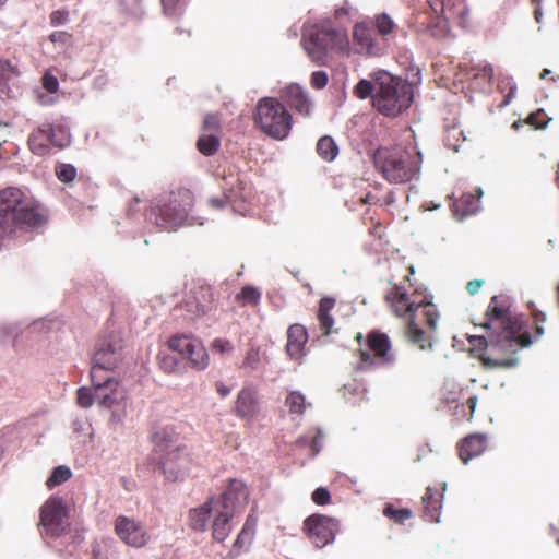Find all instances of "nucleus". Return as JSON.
<instances>
[{"instance_id":"f257e3e1","label":"nucleus","mask_w":559,"mask_h":559,"mask_svg":"<svg viewBox=\"0 0 559 559\" xmlns=\"http://www.w3.org/2000/svg\"><path fill=\"white\" fill-rule=\"evenodd\" d=\"M480 325L498 331L496 341L487 344L485 352L478 357L483 367L485 369L515 367L518 359L514 354L519 348L531 345L532 340L530 333H521V322L516 317L511 316L509 306L498 296L491 297Z\"/></svg>"},{"instance_id":"f03ea898","label":"nucleus","mask_w":559,"mask_h":559,"mask_svg":"<svg viewBox=\"0 0 559 559\" xmlns=\"http://www.w3.org/2000/svg\"><path fill=\"white\" fill-rule=\"evenodd\" d=\"M385 301L396 317L407 321V340L421 350L431 349V333L437 328L439 313L428 297L416 290L408 294L402 285L395 284L386 294Z\"/></svg>"},{"instance_id":"7ed1b4c3","label":"nucleus","mask_w":559,"mask_h":559,"mask_svg":"<svg viewBox=\"0 0 559 559\" xmlns=\"http://www.w3.org/2000/svg\"><path fill=\"white\" fill-rule=\"evenodd\" d=\"M47 209L15 187L0 190V240L14 239L45 226Z\"/></svg>"},{"instance_id":"20e7f679","label":"nucleus","mask_w":559,"mask_h":559,"mask_svg":"<svg viewBox=\"0 0 559 559\" xmlns=\"http://www.w3.org/2000/svg\"><path fill=\"white\" fill-rule=\"evenodd\" d=\"M301 45L317 66H325L330 53L349 52L346 29L334 27L330 19L306 23L302 27Z\"/></svg>"},{"instance_id":"39448f33","label":"nucleus","mask_w":559,"mask_h":559,"mask_svg":"<svg viewBox=\"0 0 559 559\" xmlns=\"http://www.w3.org/2000/svg\"><path fill=\"white\" fill-rule=\"evenodd\" d=\"M153 460L167 480L176 481L188 473L191 457L187 448L179 443L178 435L174 428L166 427L153 437Z\"/></svg>"},{"instance_id":"423d86ee","label":"nucleus","mask_w":559,"mask_h":559,"mask_svg":"<svg viewBox=\"0 0 559 559\" xmlns=\"http://www.w3.org/2000/svg\"><path fill=\"white\" fill-rule=\"evenodd\" d=\"M249 491L247 486L238 479H230L226 490L217 497L214 507L212 523V537L214 540L224 542L231 532V519L248 502Z\"/></svg>"},{"instance_id":"0eeeda50","label":"nucleus","mask_w":559,"mask_h":559,"mask_svg":"<svg viewBox=\"0 0 559 559\" xmlns=\"http://www.w3.org/2000/svg\"><path fill=\"white\" fill-rule=\"evenodd\" d=\"M419 156L400 146L380 147L373 154V163L388 181L404 183L418 173Z\"/></svg>"},{"instance_id":"6e6552de","label":"nucleus","mask_w":559,"mask_h":559,"mask_svg":"<svg viewBox=\"0 0 559 559\" xmlns=\"http://www.w3.org/2000/svg\"><path fill=\"white\" fill-rule=\"evenodd\" d=\"M193 203V193L187 188L178 187L151 210L150 219L154 217L155 224L164 230H174L186 222Z\"/></svg>"},{"instance_id":"1a4fd4ad","label":"nucleus","mask_w":559,"mask_h":559,"mask_svg":"<svg viewBox=\"0 0 559 559\" xmlns=\"http://www.w3.org/2000/svg\"><path fill=\"white\" fill-rule=\"evenodd\" d=\"M254 124L274 140H285L293 127V117L283 103L274 97L261 98L253 116Z\"/></svg>"},{"instance_id":"9d476101","label":"nucleus","mask_w":559,"mask_h":559,"mask_svg":"<svg viewBox=\"0 0 559 559\" xmlns=\"http://www.w3.org/2000/svg\"><path fill=\"white\" fill-rule=\"evenodd\" d=\"M413 99V85L400 78L391 76L379 82L372 103L379 112L397 116L412 105Z\"/></svg>"},{"instance_id":"9b49d317","label":"nucleus","mask_w":559,"mask_h":559,"mask_svg":"<svg viewBox=\"0 0 559 559\" xmlns=\"http://www.w3.org/2000/svg\"><path fill=\"white\" fill-rule=\"evenodd\" d=\"M367 349H359L360 361L365 367L389 366L395 362L396 356L392 349L389 336L378 330L370 331L366 336Z\"/></svg>"},{"instance_id":"f8f14e48","label":"nucleus","mask_w":559,"mask_h":559,"mask_svg":"<svg viewBox=\"0 0 559 559\" xmlns=\"http://www.w3.org/2000/svg\"><path fill=\"white\" fill-rule=\"evenodd\" d=\"M168 348L178 353L191 368L204 370L209 366V355L201 340L191 334H176L167 341Z\"/></svg>"},{"instance_id":"ddd939ff","label":"nucleus","mask_w":559,"mask_h":559,"mask_svg":"<svg viewBox=\"0 0 559 559\" xmlns=\"http://www.w3.org/2000/svg\"><path fill=\"white\" fill-rule=\"evenodd\" d=\"M122 340L119 336L110 335L104 338L96 347L93 355L91 379L96 380L100 371H111L122 361Z\"/></svg>"},{"instance_id":"4468645a","label":"nucleus","mask_w":559,"mask_h":559,"mask_svg":"<svg viewBox=\"0 0 559 559\" xmlns=\"http://www.w3.org/2000/svg\"><path fill=\"white\" fill-rule=\"evenodd\" d=\"M304 532L316 547L322 548L334 540L338 521L323 514H312L304 521Z\"/></svg>"},{"instance_id":"2eb2a0df","label":"nucleus","mask_w":559,"mask_h":559,"mask_svg":"<svg viewBox=\"0 0 559 559\" xmlns=\"http://www.w3.org/2000/svg\"><path fill=\"white\" fill-rule=\"evenodd\" d=\"M115 533L126 545L142 548L148 543L150 536L145 527L134 519L119 515L115 520Z\"/></svg>"},{"instance_id":"dca6fc26","label":"nucleus","mask_w":559,"mask_h":559,"mask_svg":"<svg viewBox=\"0 0 559 559\" xmlns=\"http://www.w3.org/2000/svg\"><path fill=\"white\" fill-rule=\"evenodd\" d=\"M66 513V508L60 498L51 497L45 502L40 510V524L47 535L58 537L62 534Z\"/></svg>"},{"instance_id":"f3484780","label":"nucleus","mask_w":559,"mask_h":559,"mask_svg":"<svg viewBox=\"0 0 559 559\" xmlns=\"http://www.w3.org/2000/svg\"><path fill=\"white\" fill-rule=\"evenodd\" d=\"M352 38L356 52L361 56L379 57L384 52L381 41L365 22H357L353 26Z\"/></svg>"},{"instance_id":"a211bd4d","label":"nucleus","mask_w":559,"mask_h":559,"mask_svg":"<svg viewBox=\"0 0 559 559\" xmlns=\"http://www.w3.org/2000/svg\"><path fill=\"white\" fill-rule=\"evenodd\" d=\"M29 150L39 156L48 154L53 146L62 147L56 140L53 126L49 122L38 126L28 136Z\"/></svg>"},{"instance_id":"6ab92c4d","label":"nucleus","mask_w":559,"mask_h":559,"mask_svg":"<svg viewBox=\"0 0 559 559\" xmlns=\"http://www.w3.org/2000/svg\"><path fill=\"white\" fill-rule=\"evenodd\" d=\"M95 389L96 402L106 408H110L119 399V381L115 378H103L96 374V380L91 379Z\"/></svg>"},{"instance_id":"aec40b11","label":"nucleus","mask_w":559,"mask_h":559,"mask_svg":"<svg viewBox=\"0 0 559 559\" xmlns=\"http://www.w3.org/2000/svg\"><path fill=\"white\" fill-rule=\"evenodd\" d=\"M281 98L292 109L301 116L308 117L312 110V103L308 94L298 84H290L281 92Z\"/></svg>"},{"instance_id":"412c9836","label":"nucleus","mask_w":559,"mask_h":559,"mask_svg":"<svg viewBox=\"0 0 559 559\" xmlns=\"http://www.w3.org/2000/svg\"><path fill=\"white\" fill-rule=\"evenodd\" d=\"M188 311L194 317H203L215 309L214 294L210 286L200 285L193 293L192 300L186 301Z\"/></svg>"},{"instance_id":"4be33fe9","label":"nucleus","mask_w":559,"mask_h":559,"mask_svg":"<svg viewBox=\"0 0 559 559\" xmlns=\"http://www.w3.org/2000/svg\"><path fill=\"white\" fill-rule=\"evenodd\" d=\"M459 456L463 463H467L479 456L487 448V436L484 433H472L457 443Z\"/></svg>"},{"instance_id":"5701e85b","label":"nucleus","mask_w":559,"mask_h":559,"mask_svg":"<svg viewBox=\"0 0 559 559\" xmlns=\"http://www.w3.org/2000/svg\"><path fill=\"white\" fill-rule=\"evenodd\" d=\"M234 411L242 419H253L259 413L257 392L253 389L243 388L237 395Z\"/></svg>"},{"instance_id":"b1692460","label":"nucleus","mask_w":559,"mask_h":559,"mask_svg":"<svg viewBox=\"0 0 559 559\" xmlns=\"http://www.w3.org/2000/svg\"><path fill=\"white\" fill-rule=\"evenodd\" d=\"M308 341L307 330L301 324H292L287 330L286 352L290 358L299 359L304 356L305 345Z\"/></svg>"},{"instance_id":"393cba45","label":"nucleus","mask_w":559,"mask_h":559,"mask_svg":"<svg viewBox=\"0 0 559 559\" xmlns=\"http://www.w3.org/2000/svg\"><path fill=\"white\" fill-rule=\"evenodd\" d=\"M481 194L480 189H476V193H463L459 199L454 200L451 205L453 215L459 219H463L468 215L475 214L479 209Z\"/></svg>"},{"instance_id":"a878e982","label":"nucleus","mask_w":559,"mask_h":559,"mask_svg":"<svg viewBox=\"0 0 559 559\" xmlns=\"http://www.w3.org/2000/svg\"><path fill=\"white\" fill-rule=\"evenodd\" d=\"M421 502L424 504L423 516L425 520L439 522L442 508V495L437 489L427 487Z\"/></svg>"},{"instance_id":"bb28decb","label":"nucleus","mask_w":559,"mask_h":559,"mask_svg":"<svg viewBox=\"0 0 559 559\" xmlns=\"http://www.w3.org/2000/svg\"><path fill=\"white\" fill-rule=\"evenodd\" d=\"M20 75L16 66L10 61L0 59V93L14 96V90H17V78Z\"/></svg>"},{"instance_id":"cd10ccee","label":"nucleus","mask_w":559,"mask_h":559,"mask_svg":"<svg viewBox=\"0 0 559 559\" xmlns=\"http://www.w3.org/2000/svg\"><path fill=\"white\" fill-rule=\"evenodd\" d=\"M216 501L217 497H212L202 506L190 510L189 521L192 530L200 532L206 530L209 518L214 513Z\"/></svg>"},{"instance_id":"c85d7f7f","label":"nucleus","mask_w":559,"mask_h":559,"mask_svg":"<svg viewBox=\"0 0 559 559\" xmlns=\"http://www.w3.org/2000/svg\"><path fill=\"white\" fill-rule=\"evenodd\" d=\"M334 307L335 299L331 297H323L319 302L317 319L319 321V326L322 335H329L332 332L334 319L331 316V311L333 310Z\"/></svg>"},{"instance_id":"c756f323","label":"nucleus","mask_w":559,"mask_h":559,"mask_svg":"<svg viewBox=\"0 0 559 559\" xmlns=\"http://www.w3.org/2000/svg\"><path fill=\"white\" fill-rule=\"evenodd\" d=\"M371 24L383 41H386L390 37H393L397 29L396 23L386 13L376 14L371 20Z\"/></svg>"},{"instance_id":"7c9ffc66","label":"nucleus","mask_w":559,"mask_h":559,"mask_svg":"<svg viewBox=\"0 0 559 559\" xmlns=\"http://www.w3.org/2000/svg\"><path fill=\"white\" fill-rule=\"evenodd\" d=\"M235 300L238 305L246 307H255L260 304L261 292L254 286H243L240 292L235 296Z\"/></svg>"},{"instance_id":"2f4dec72","label":"nucleus","mask_w":559,"mask_h":559,"mask_svg":"<svg viewBox=\"0 0 559 559\" xmlns=\"http://www.w3.org/2000/svg\"><path fill=\"white\" fill-rule=\"evenodd\" d=\"M317 153L325 162H332L338 154V147L331 136L324 135L317 143Z\"/></svg>"},{"instance_id":"473e14b6","label":"nucleus","mask_w":559,"mask_h":559,"mask_svg":"<svg viewBox=\"0 0 559 559\" xmlns=\"http://www.w3.org/2000/svg\"><path fill=\"white\" fill-rule=\"evenodd\" d=\"M219 146L221 140L217 134H202L197 141V148L204 156L214 155Z\"/></svg>"},{"instance_id":"72a5a7b5","label":"nucleus","mask_w":559,"mask_h":559,"mask_svg":"<svg viewBox=\"0 0 559 559\" xmlns=\"http://www.w3.org/2000/svg\"><path fill=\"white\" fill-rule=\"evenodd\" d=\"M383 515L395 524H403L413 516V512L408 508H396L392 503H386L383 509Z\"/></svg>"},{"instance_id":"f704fd0d","label":"nucleus","mask_w":559,"mask_h":559,"mask_svg":"<svg viewBox=\"0 0 559 559\" xmlns=\"http://www.w3.org/2000/svg\"><path fill=\"white\" fill-rule=\"evenodd\" d=\"M285 406L292 415H301L306 409L305 396L298 391H290L285 399Z\"/></svg>"},{"instance_id":"c9c22d12","label":"nucleus","mask_w":559,"mask_h":559,"mask_svg":"<svg viewBox=\"0 0 559 559\" xmlns=\"http://www.w3.org/2000/svg\"><path fill=\"white\" fill-rule=\"evenodd\" d=\"M72 477L71 469L66 465H59L56 468H53L51 475L46 480V486L49 489H52L67 480H69Z\"/></svg>"},{"instance_id":"e433bc0d","label":"nucleus","mask_w":559,"mask_h":559,"mask_svg":"<svg viewBox=\"0 0 559 559\" xmlns=\"http://www.w3.org/2000/svg\"><path fill=\"white\" fill-rule=\"evenodd\" d=\"M253 536L254 534H252L251 532L241 528L236 540L234 542L233 549L230 550L228 556L230 558L238 557L241 554V551L251 544Z\"/></svg>"},{"instance_id":"4c0bfd02","label":"nucleus","mask_w":559,"mask_h":559,"mask_svg":"<svg viewBox=\"0 0 559 559\" xmlns=\"http://www.w3.org/2000/svg\"><path fill=\"white\" fill-rule=\"evenodd\" d=\"M55 173L57 178L64 183L72 182L76 177V168L71 164L59 163L56 165Z\"/></svg>"},{"instance_id":"58836bf2","label":"nucleus","mask_w":559,"mask_h":559,"mask_svg":"<svg viewBox=\"0 0 559 559\" xmlns=\"http://www.w3.org/2000/svg\"><path fill=\"white\" fill-rule=\"evenodd\" d=\"M158 365L167 373H174L179 368V361L174 356L165 353L158 355Z\"/></svg>"},{"instance_id":"ea45409f","label":"nucleus","mask_w":559,"mask_h":559,"mask_svg":"<svg viewBox=\"0 0 559 559\" xmlns=\"http://www.w3.org/2000/svg\"><path fill=\"white\" fill-rule=\"evenodd\" d=\"M527 307L530 309V313H531V316L534 320L535 326H536V329H535L536 335L540 336L544 333V328L542 326V324L545 323V321H546V314L543 311H540L539 309H537V307L534 302H528Z\"/></svg>"},{"instance_id":"a19ab883","label":"nucleus","mask_w":559,"mask_h":559,"mask_svg":"<svg viewBox=\"0 0 559 559\" xmlns=\"http://www.w3.org/2000/svg\"><path fill=\"white\" fill-rule=\"evenodd\" d=\"M96 401L95 399V390L92 391L87 388H80L76 392V402L78 404L83 407L87 408L92 406V404Z\"/></svg>"},{"instance_id":"79ce46f5","label":"nucleus","mask_w":559,"mask_h":559,"mask_svg":"<svg viewBox=\"0 0 559 559\" xmlns=\"http://www.w3.org/2000/svg\"><path fill=\"white\" fill-rule=\"evenodd\" d=\"M548 121L549 118H547L545 111L543 109H538L537 111L532 112L524 122L533 126L535 129H544Z\"/></svg>"},{"instance_id":"37998d69","label":"nucleus","mask_w":559,"mask_h":559,"mask_svg":"<svg viewBox=\"0 0 559 559\" xmlns=\"http://www.w3.org/2000/svg\"><path fill=\"white\" fill-rule=\"evenodd\" d=\"M374 86L369 80H360L354 87V95L360 99H366L372 95Z\"/></svg>"},{"instance_id":"c03bdc74","label":"nucleus","mask_w":559,"mask_h":559,"mask_svg":"<svg viewBox=\"0 0 559 559\" xmlns=\"http://www.w3.org/2000/svg\"><path fill=\"white\" fill-rule=\"evenodd\" d=\"M221 120H219V117L215 114H207L205 117H204V120H203V130L204 131H210L211 133L210 134H217L219 135L221 133Z\"/></svg>"},{"instance_id":"a18cd8bd","label":"nucleus","mask_w":559,"mask_h":559,"mask_svg":"<svg viewBox=\"0 0 559 559\" xmlns=\"http://www.w3.org/2000/svg\"><path fill=\"white\" fill-rule=\"evenodd\" d=\"M360 204H373L378 205L382 202L381 189L378 186L371 188L366 194L359 198Z\"/></svg>"},{"instance_id":"49530a36","label":"nucleus","mask_w":559,"mask_h":559,"mask_svg":"<svg viewBox=\"0 0 559 559\" xmlns=\"http://www.w3.org/2000/svg\"><path fill=\"white\" fill-rule=\"evenodd\" d=\"M211 348L221 355L230 354L234 350L233 343L227 338L217 337L211 343Z\"/></svg>"},{"instance_id":"de8ad7c7","label":"nucleus","mask_w":559,"mask_h":559,"mask_svg":"<svg viewBox=\"0 0 559 559\" xmlns=\"http://www.w3.org/2000/svg\"><path fill=\"white\" fill-rule=\"evenodd\" d=\"M49 40L62 47H68L72 44V35L66 31H56L49 35Z\"/></svg>"},{"instance_id":"09e8293b","label":"nucleus","mask_w":559,"mask_h":559,"mask_svg":"<svg viewBox=\"0 0 559 559\" xmlns=\"http://www.w3.org/2000/svg\"><path fill=\"white\" fill-rule=\"evenodd\" d=\"M260 362V352L258 348L251 347L242 361V368L255 369Z\"/></svg>"},{"instance_id":"8fccbe9b","label":"nucleus","mask_w":559,"mask_h":559,"mask_svg":"<svg viewBox=\"0 0 559 559\" xmlns=\"http://www.w3.org/2000/svg\"><path fill=\"white\" fill-rule=\"evenodd\" d=\"M329 75L325 71L319 70L312 72L310 76V84L316 90H322L328 85Z\"/></svg>"},{"instance_id":"3c124183","label":"nucleus","mask_w":559,"mask_h":559,"mask_svg":"<svg viewBox=\"0 0 559 559\" xmlns=\"http://www.w3.org/2000/svg\"><path fill=\"white\" fill-rule=\"evenodd\" d=\"M311 499L318 506H325L330 503L331 496L328 489L319 487L312 492Z\"/></svg>"},{"instance_id":"603ef678","label":"nucleus","mask_w":559,"mask_h":559,"mask_svg":"<svg viewBox=\"0 0 559 559\" xmlns=\"http://www.w3.org/2000/svg\"><path fill=\"white\" fill-rule=\"evenodd\" d=\"M69 20V12L64 9L55 10L49 15V21L52 26L63 25Z\"/></svg>"},{"instance_id":"864d4df0","label":"nucleus","mask_w":559,"mask_h":559,"mask_svg":"<svg viewBox=\"0 0 559 559\" xmlns=\"http://www.w3.org/2000/svg\"><path fill=\"white\" fill-rule=\"evenodd\" d=\"M43 87L48 93H56L59 87V82L55 75L50 73H45L43 76Z\"/></svg>"},{"instance_id":"5fc2aeb1","label":"nucleus","mask_w":559,"mask_h":559,"mask_svg":"<svg viewBox=\"0 0 559 559\" xmlns=\"http://www.w3.org/2000/svg\"><path fill=\"white\" fill-rule=\"evenodd\" d=\"M163 11L168 16H175L179 12L180 0H160Z\"/></svg>"},{"instance_id":"6e6d98bb","label":"nucleus","mask_w":559,"mask_h":559,"mask_svg":"<svg viewBox=\"0 0 559 559\" xmlns=\"http://www.w3.org/2000/svg\"><path fill=\"white\" fill-rule=\"evenodd\" d=\"M257 523H258L257 516L253 513H249L242 528L254 534L255 528H257Z\"/></svg>"},{"instance_id":"4d7b16f0","label":"nucleus","mask_w":559,"mask_h":559,"mask_svg":"<svg viewBox=\"0 0 559 559\" xmlns=\"http://www.w3.org/2000/svg\"><path fill=\"white\" fill-rule=\"evenodd\" d=\"M428 3L437 15H442L445 11V4L443 0H428Z\"/></svg>"},{"instance_id":"13d9d810","label":"nucleus","mask_w":559,"mask_h":559,"mask_svg":"<svg viewBox=\"0 0 559 559\" xmlns=\"http://www.w3.org/2000/svg\"><path fill=\"white\" fill-rule=\"evenodd\" d=\"M484 285L483 280H473L466 284V290L469 295H475Z\"/></svg>"},{"instance_id":"bf43d9fd","label":"nucleus","mask_w":559,"mask_h":559,"mask_svg":"<svg viewBox=\"0 0 559 559\" xmlns=\"http://www.w3.org/2000/svg\"><path fill=\"white\" fill-rule=\"evenodd\" d=\"M477 396L476 395H472L467 399L466 401V405L467 407L469 408V414H468V417H467V420H471L472 417H473V414L475 412V408H476V405H477Z\"/></svg>"},{"instance_id":"052dcab7","label":"nucleus","mask_w":559,"mask_h":559,"mask_svg":"<svg viewBox=\"0 0 559 559\" xmlns=\"http://www.w3.org/2000/svg\"><path fill=\"white\" fill-rule=\"evenodd\" d=\"M216 391L222 397H225L230 393V389L226 386L223 382L216 383Z\"/></svg>"},{"instance_id":"680f3d73","label":"nucleus","mask_w":559,"mask_h":559,"mask_svg":"<svg viewBox=\"0 0 559 559\" xmlns=\"http://www.w3.org/2000/svg\"><path fill=\"white\" fill-rule=\"evenodd\" d=\"M228 202V199H212L210 201L211 205L215 209H224Z\"/></svg>"},{"instance_id":"e2e57ef3","label":"nucleus","mask_w":559,"mask_h":559,"mask_svg":"<svg viewBox=\"0 0 559 559\" xmlns=\"http://www.w3.org/2000/svg\"><path fill=\"white\" fill-rule=\"evenodd\" d=\"M394 202V194L392 191L386 192L384 195H382V202L380 205H390Z\"/></svg>"},{"instance_id":"0e129e2a","label":"nucleus","mask_w":559,"mask_h":559,"mask_svg":"<svg viewBox=\"0 0 559 559\" xmlns=\"http://www.w3.org/2000/svg\"><path fill=\"white\" fill-rule=\"evenodd\" d=\"M515 92H516V86L510 87V91H509V93L506 96V100H504L506 104H509L511 102V99L513 98Z\"/></svg>"},{"instance_id":"69168bd1","label":"nucleus","mask_w":559,"mask_h":559,"mask_svg":"<svg viewBox=\"0 0 559 559\" xmlns=\"http://www.w3.org/2000/svg\"><path fill=\"white\" fill-rule=\"evenodd\" d=\"M407 274L404 275L405 281H409V276L414 274V266L412 264L406 265Z\"/></svg>"},{"instance_id":"338daca9","label":"nucleus","mask_w":559,"mask_h":559,"mask_svg":"<svg viewBox=\"0 0 559 559\" xmlns=\"http://www.w3.org/2000/svg\"><path fill=\"white\" fill-rule=\"evenodd\" d=\"M484 72L489 76V79L493 76V68L490 64L484 68Z\"/></svg>"},{"instance_id":"774afa93","label":"nucleus","mask_w":559,"mask_h":559,"mask_svg":"<svg viewBox=\"0 0 559 559\" xmlns=\"http://www.w3.org/2000/svg\"><path fill=\"white\" fill-rule=\"evenodd\" d=\"M342 14H347V10L345 8H340V9L335 10V13H334L335 17H338Z\"/></svg>"}]
</instances>
